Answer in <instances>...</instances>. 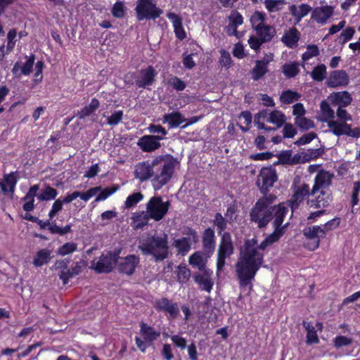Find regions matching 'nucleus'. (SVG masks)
I'll list each match as a JSON object with an SVG mask.
<instances>
[{"label":"nucleus","instance_id":"obj_54","mask_svg":"<svg viewBox=\"0 0 360 360\" xmlns=\"http://www.w3.org/2000/svg\"><path fill=\"white\" fill-rule=\"evenodd\" d=\"M143 198V195L141 193H134L129 195L125 201V207L129 209L136 205L139 201Z\"/></svg>","mask_w":360,"mask_h":360},{"label":"nucleus","instance_id":"obj_63","mask_svg":"<svg viewBox=\"0 0 360 360\" xmlns=\"http://www.w3.org/2000/svg\"><path fill=\"white\" fill-rule=\"evenodd\" d=\"M304 153L305 160L307 162H309L312 160H315L320 157L323 153V150L321 148H316V149H309L306 153Z\"/></svg>","mask_w":360,"mask_h":360},{"label":"nucleus","instance_id":"obj_33","mask_svg":"<svg viewBox=\"0 0 360 360\" xmlns=\"http://www.w3.org/2000/svg\"><path fill=\"white\" fill-rule=\"evenodd\" d=\"M52 251L48 249H41L39 250L33 259V264L35 266H41L42 265L47 264L51 259Z\"/></svg>","mask_w":360,"mask_h":360},{"label":"nucleus","instance_id":"obj_31","mask_svg":"<svg viewBox=\"0 0 360 360\" xmlns=\"http://www.w3.org/2000/svg\"><path fill=\"white\" fill-rule=\"evenodd\" d=\"M255 32L264 43L270 41L276 33L275 28L268 25H264L260 30H257Z\"/></svg>","mask_w":360,"mask_h":360},{"label":"nucleus","instance_id":"obj_21","mask_svg":"<svg viewBox=\"0 0 360 360\" xmlns=\"http://www.w3.org/2000/svg\"><path fill=\"white\" fill-rule=\"evenodd\" d=\"M214 231L211 228L206 229L202 234V247L204 254L210 257L214 250L215 240Z\"/></svg>","mask_w":360,"mask_h":360},{"label":"nucleus","instance_id":"obj_50","mask_svg":"<svg viewBox=\"0 0 360 360\" xmlns=\"http://www.w3.org/2000/svg\"><path fill=\"white\" fill-rule=\"evenodd\" d=\"M295 124L304 131L314 127V122L305 117H295Z\"/></svg>","mask_w":360,"mask_h":360},{"label":"nucleus","instance_id":"obj_34","mask_svg":"<svg viewBox=\"0 0 360 360\" xmlns=\"http://www.w3.org/2000/svg\"><path fill=\"white\" fill-rule=\"evenodd\" d=\"M311 10V8L305 4H302L297 7L295 5H291L290 6V11L291 14L295 18L297 22H300V20L307 15Z\"/></svg>","mask_w":360,"mask_h":360},{"label":"nucleus","instance_id":"obj_51","mask_svg":"<svg viewBox=\"0 0 360 360\" xmlns=\"http://www.w3.org/2000/svg\"><path fill=\"white\" fill-rule=\"evenodd\" d=\"M120 186L118 185H113L111 187L105 188V189L100 191L101 192L98 195L96 198V201L98 202L101 200H104L106 198H108L110 195L115 193L118 189Z\"/></svg>","mask_w":360,"mask_h":360},{"label":"nucleus","instance_id":"obj_15","mask_svg":"<svg viewBox=\"0 0 360 360\" xmlns=\"http://www.w3.org/2000/svg\"><path fill=\"white\" fill-rule=\"evenodd\" d=\"M161 138L153 135H145L141 137L137 145L144 152H152L161 147Z\"/></svg>","mask_w":360,"mask_h":360},{"label":"nucleus","instance_id":"obj_30","mask_svg":"<svg viewBox=\"0 0 360 360\" xmlns=\"http://www.w3.org/2000/svg\"><path fill=\"white\" fill-rule=\"evenodd\" d=\"M186 120L179 112H172L171 113L165 114L162 117L163 123H168L171 128L179 126Z\"/></svg>","mask_w":360,"mask_h":360},{"label":"nucleus","instance_id":"obj_27","mask_svg":"<svg viewBox=\"0 0 360 360\" xmlns=\"http://www.w3.org/2000/svg\"><path fill=\"white\" fill-rule=\"evenodd\" d=\"M300 32L295 27L289 30L282 37L281 41L289 48H294L297 46L300 39Z\"/></svg>","mask_w":360,"mask_h":360},{"label":"nucleus","instance_id":"obj_26","mask_svg":"<svg viewBox=\"0 0 360 360\" xmlns=\"http://www.w3.org/2000/svg\"><path fill=\"white\" fill-rule=\"evenodd\" d=\"M39 189V186L38 184L31 186L25 196L22 198L23 201H25L22 207L25 211L31 212L34 209V197L38 195L37 193Z\"/></svg>","mask_w":360,"mask_h":360},{"label":"nucleus","instance_id":"obj_18","mask_svg":"<svg viewBox=\"0 0 360 360\" xmlns=\"http://www.w3.org/2000/svg\"><path fill=\"white\" fill-rule=\"evenodd\" d=\"M155 308L158 311H163L168 313L172 319H176L179 314L177 303H172L171 300L166 297L156 300Z\"/></svg>","mask_w":360,"mask_h":360},{"label":"nucleus","instance_id":"obj_7","mask_svg":"<svg viewBox=\"0 0 360 360\" xmlns=\"http://www.w3.org/2000/svg\"><path fill=\"white\" fill-rule=\"evenodd\" d=\"M169 206V201L163 202L161 196H154L146 204V210L151 219L158 221L164 218Z\"/></svg>","mask_w":360,"mask_h":360},{"label":"nucleus","instance_id":"obj_40","mask_svg":"<svg viewBox=\"0 0 360 360\" xmlns=\"http://www.w3.org/2000/svg\"><path fill=\"white\" fill-rule=\"evenodd\" d=\"M189 263L193 266H197L200 271H204L206 267L202 253L200 252H196L191 255L189 257Z\"/></svg>","mask_w":360,"mask_h":360},{"label":"nucleus","instance_id":"obj_1","mask_svg":"<svg viewBox=\"0 0 360 360\" xmlns=\"http://www.w3.org/2000/svg\"><path fill=\"white\" fill-rule=\"evenodd\" d=\"M264 255L257 250V240L248 239L240 249L238 260L236 264V272L240 287L252 290L251 281L263 263Z\"/></svg>","mask_w":360,"mask_h":360},{"label":"nucleus","instance_id":"obj_13","mask_svg":"<svg viewBox=\"0 0 360 360\" xmlns=\"http://www.w3.org/2000/svg\"><path fill=\"white\" fill-rule=\"evenodd\" d=\"M118 252H108L106 255H102L96 262L94 269L98 273H109L112 271L115 264H117Z\"/></svg>","mask_w":360,"mask_h":360},{"label":"nucleus","instance_id":"obj_8","mask_svg":"<svg viewBox=\"0 0 360 360\" xmlns=\"http://www.w3.org/2000/svg\"><path fill=\"white\" fill-rule=\"evenodd\" d=\"M277 180L278 176L275 169L271 167H263L257 177L256 184L260 192L266 195L269 192V188H271Z\"/></svg>","mask_w":360,"mask_h":360},{"label":"nucleus","instance_id":"obj_45","mask_svg":"<svg viewBox=\"0 0 360 360\" xmlns=\"http://www.w3.org/2000/svg\"><path fill=\"white\" fill-rule=\"evenodd\" d=\"M299 72V65L297 63H285L283 65V72L288 78L295 77Z\"/></svg>","mask_w":360,"mask_h":360},{"label":"nucleus","instance_id":"obj_46","mask_svg":"<svg viewBox=\"0 0 360 360\" xmlns=\"http://www.w3.org/2000/svg\"><path fill=\"white\" fill-rule=\"evenodd\" d=\"M299 98L300 95L297 92L288 90L282 93L280 96V101L282 103L290 104L295 101H297Z\"/></svg>","mask_w":360,"mask_h":360},{"label":"nucleus","instance_id":"obj_58","mask_svg":"<svg viewBox=\"0 0 360 360\" xmlns=\"http://www.w3.org/2000/svg\"><path fill=\"white\" fill-rule=\"evenodd\" d=\"M77 245L76 243L72 242L66 243L64 245H63L60 248H59V249L58 250V254L64 256L75 252L77 250Z\"/></svg>","mask_w":360,"mask_h":360},{"label":"nucleus","instance_id":"obj_56","mask_svg":"<svg viewBox=\"0 0 360 360\" xmlns=\"http://www.w3.org/2000/svg\"><path fill=\"white\" fill-rule=\"evenodd\" d=\"M291 155L292 150H287L281 151L276 154V156L278 159V162H280L281 165H291Z\"/></svg>","mask_w":360,"mask_h":360},{"label":"nucleus","instance_id":"obj_35","mask_svg":"<svg viewBox=\"0 0 360 360\" xmlns=\"http://www.w3.org/2000/svg\"><path fill=\"white\" fill-rule=\"evenodd\" d=\"M194 281L197 283L202 290H206L210 292L213 286V282L210 278H208V275H202L197 274L193 276Z\"/></svg>","mask_w":360,"mask_h":360},{"label":"nucleus","instance_id":"obj_53","mask_svg":"<svg viewBox=\"0 0 360 360\" xmlns=\"http://www.w3.org/2000/svg\"><path fill=\"white\" fill-rule=\"evenodd\" d=\"M27 61L21 68V74L24 75H29L33 70V65L35 60V56L32 54L29 57L26 56Z\"/></svg>","mask_w":360,"mask_h":360},{"label":"nucleus","instance_id":"obj_48","mask_svg":"<svg viewBox=\"0 0 360 360\" xmlns=\"http://www.w3.org/2000/svg\"><path fill=\"white\" fill-rule=\"evenodd\" d=\"M285 2L283 0H265L264 4L266 8L270 13L281 11Z\"/></svg>","mask_w":360,"mask_h":360},{"label":"nucleus","instance_id":"obj_14","mask_svg":"<svg viewBox=\"0 0 360 360\" xmlns=\"http://www.w3.org/2000/svg\"><path fill=\"white\" fill-rule=\"evenodd\" d=\"M349 78L345 70H333L330 72L326 81L328 87L337 88L346 86L349 84Z\"/></svg>","mask_w":360,"mask_h":360},{"label":"nucleus","instance_id":"obj_16","mask_svg":"<svg viewBox=\"0 0 360 360\" xmlns=\"http://www.w3.org/2000/svg\"><path fill=\"white\" fill-rule=\"evenodd\" d=\"M318 195L309 199L307 201V205L314 209L324 208L330 205L332 201V193L330 191H319Z\"/></svg>","mask_w":360,"mask_h":360},{"label":"nucleus","instance_id":"obj_20","mask_svg":"<svg viewBox=\"0 0 360 360\" xmlns=\"http://www.w3.org/2000/svg\"><path fill=\"white\" fill-rule=\"evenodd\" d=\"M333 8L330 6L316 7L311 13V19L318 23L324 24L333 14Z\"/></svg>","mask_w":360,"mask_h":360},{"label":"nucleus","instance_id":"obj_55","mask_svg":"<svg viewBox=\"0 0 360 360\" xmlns=\"http://www.w3.org/2000/svg\"><path fill=\"white\" fill-rule=\"evenodd\" d=\"M213 224L217 227L218 233L221 236V234H223L222 232L226 228V221L220 213H217L215 214Z\"/></svg>","mask_w":360,"mask_h":360},{"label":"nucleus","instance_id":"obj_23","mask_svg":"<svg viewBox=\"0 0 360 360\" xmlns=\"http://www.w3.org/2000/svg\"><path fill=\"white\" fill-rule=\"evenodd\" d=\"M283 222V219L281 220L279 217H277V219L274 220V226L275 230L271 234L266 238L271 245L274 243L277 242L284 234L285 230L288 226V223H286L284 226H281Z\"/></svg>","mask_w":360,"mask_h":360},{"label":"nucleus","instance_id":"obj_9","mask_svg":"<svg viewBox=\"0 0 360 360\" xmlns=\"http://www.w3.org/2000/svg\"><path fill=\"white\" fill-rule=\"evenodd\" d=\"M328 126L330 129V131L337 136L347 135L353 138L360 137V128L352 129L351 126L346 122L331 120L328 122Z\"/></svg>","mask_w":360,"mask_h":360},{"label":"nucleus","instance_id":"obj_17","mask_svg":"<svg viewBox=\"0 0 360 360\" xmlns=\"http://www.w3.org/2000/svg\"><path fill=\"white\" fill-rule=\"evenodd\" d=\"M309 195H311V191H309V186L307 184H304L298 187L289 200L288 205L290 207L292 212L297 210L304 198Z\"/></svg>","mask_w":360,"mask_h":360},{"label":"nucleus","instance_id":"obj_22","mask_svg":"<svg viewBox=\"0 0 360 360\" xmlns=\"http://www.w3.org/2000/svg\"><path fill=\"white\" fill-rule=\"evenodd\" d=\"M333 106L338 105L346 107L349 105L352 101V98L348 91H344L340 92L333 93L328 96Z\"/></svg>","mask_w":360,"mask_h":360},{"label":"nucleus","instance_id":"obj_4","mask_svg":"<svg viewBox=\"0 0 360 360\" xmlns=\"http://www.w3.org/2000/svg\"><path fill=\"white\" fill-rule=\"evenodd\" d=\"M139 249L143 255H150L155 262H160L169 257L168 236H151L140 242Z\"/></svg>","mask_w":360,"mask_h":360},{"label":"nucleus","instance_id":"obj_38","mask_svg":"<svg viewBox=\"0 0 360 360\" xmlns=\"http://www.w3.org/2000/svg\"><path fill=\"white\" fill-rule=\"evenodd\" d=\"M174 245L177 248L179 253L184 255L191 249V238L183 237L175 240Z\"/></svg>","mask_w":360,"mask_h":360},{"label":"nucleus","instance_id":"obj_64","mask_svg":"<svg viewBox=\"0 0 360 360\" xmlns=\"http://www.w3.org/2000/svg\"><path fill=\"white\" fill-rule=\"evenodd\" d=\"M334 346L340 348L344 346H348L352 343V339L343 335L337 336L334 340Z\"/></svg>","mask_w":360,"mask_h":360},{"label":"nucleus","instance_id":"obj_10","mask_svg":"<svg viewBox=\"0 0 360 360\" xmlns=\"http://www.w3.org/2000/svg\"><path fill=\"white\" fill-rule=\"evenodd\" d=\"M139 262V257L135 255H129L125 257H121L118 255L117 259V269L121 274L131 276L134 273Z\"/></svg>","mask_w":360,"mask_h":360},{"label":"nucleus","instance_id":"obj_49","mask_svg":"<svg viewBox=\"0 0 360 360\" xmlns=\"http://www.w3.org/2000/svg\"><path fill=\"white\" fill-rule=\"evenodd\" d=\"M148 130L150 134H153V136L161 138V141L167 134V130L160 124H151L148 126Z\"/></svg>","mask_w":360,"mask_h":360},{"label":"nucleus","instance_id":"obj_37","mask_svg":"<svg viewBox=\"0 0 360 360\" xmlns=\"http://www.w3.org/2000/svg\"><path fill=\"white\" fill-rule=\"evenodd\" d=\"M57 195L58 191L56 189L50 186H46L37 195V198L40 201H49L55 199Z\"/></svg>","mask_w":360,"mask_h":360},{"label":"nucleus","instance_id":"obj_6","mask_svg":"<svg viewBox=\"0 0 360 360\" xmlns=\"http://www.w3.org/2000/svg\"><path fill=\"white\" fill-rule=\"evenodd\" d=\"M217 250V272L221 271L225 265L226 258L233 254L234 247L231 236L229 232H224Z\"/></svg>","mask_w":360,"mask_h":360},{"label":"nucleus","instance_id":"obj_2","mask_svg":"<svg viewBox=\"0 0 360 360\" xmlns=\"http://www.w3.org/2000/svg\"><path fill=\"white\" fill-rule=\"evenodd\" d=\"M266 201L265 199H259L250 212L251 221L256 223L259 229L266 227L272 219H276L277 217L281 220L283 219L288 211V207L284 203H279L276 207H270L265 204Z\"/></svg>","mask_w":360,"mask_h":360},{"label":"nucleus","instance_id":"obj_62","mask_svg":"<svg viewBox=\"0 0 360 360\" xmlns=\"http://www.w3.org/2000/svg\"><path fill=\"white\" fill-rule=\"evenodd\" d=\"M112 14L113 15L114 17L117 18H121L124 17L125 11L123 2L117 1L113 5L112 8Z\"/></svg>","mask_w":360,"mask_h":360},{"label":"nucleus","instance_id":"obj_59","mask_svg":"<svg viewBox=\"0 0 360 360\" xmlns=\"http://www.w3.org/2000/svg\"><path fill=\"white\" fill-rule=\"evenodd\" d=\"M317 137V134L311 131L308 134H305L302 135L300 139H298L295 142V144L297 146H303L307 143H309L311 141H313L314 139Z\"/></svg>","mask_w":360,"mask_h":360},{"label":"nucleus","instance_id":"obj_12","mask_svg":"<svg viewBox=\"0 0 360 360\" xmlns=\"http://www.w3.org/2000/svg\"><path fill=\"white\" fill-rule=\"evenodd\" d=\"M302 232L304 236L311 241L307 243V247L310 250L317 249L319 246L320 239L325 238L324 231L319 226L305 227Z\"/></svg>","mask_w":360,"mask_h":360},{"label":"nucleus","instance_id":"obj_57","mask_svg":"<svg viewBox=\"0 0 360 360\" xmlns=\"http://www.w3.org/2000/svg\"><path fill=\"white\" fill-rule=\"evenodd\" d=\"M322 115L326 119H333L335 117L334 110L330 108L329 103L326 101H323L320 105Z\"/></svg>","mask_w":360,"mask_h":360},{"label":"nucleus","instance_id":"obj_60","mask_svg":"<svg viewBox=\"0 0 360 360\" xmlns=\"http://www.w3.org/2000/svg\"><path fill=\"white\" fill-rule=\"evenodd\" d=\"M220 53L221 57L219 61V64L221 66L225 67L226 69L229 68L233 62L230 53L224 49L220 51Z\"/></svg>","mask_w":360,"mask_h":360},{"label":"nucleus","instance_id":"obj_47","mask_svg":"<svg viewBox=\"0 0 360 360\" xmlns=\"http://www.w3.org/2000/svg\"><path fill=\"white\" fill-rule=\"evenodd\" d=\"M268 71L266 65L261 64L260 62L256 61V65L252 69V79L255 81L259 80Z\"/></svg>","mask_w":360,"mask_h":360},{"label":"nucleus","instance_id":"obj_52","mask_svg":"<svg viewBox=\"0 0 360 360\" xmlns=\"http://www.w3.org/2000/svg\"><path fill=\"white\" fill-rule=\"evenodd\" d=\"M354 33L355 30L353 27H349L346 28L338 37V43L341 44H345L347 41L353 37Z\"/></svg>","mask_w":360,"mask_h":360},{"label":"nucleus","instance_id":"obj_19","mask_svg":"<svg viewBox=\"0 0 360 360\" xmlns=\"http://www.w3.org/2000/svg\"><path fill=\"white\" fill-rule=\"evenodd\" d=\"M155 75V70L152 66L141 70L140 77L136 80V86L139 88H146L153 83Z\"/></svg>","mask_w":360,"mask_h":360},{"label":"nucleus","instance_id":"obj_39","mask_svg":"<svg viewBox=\"0 0 360 360\" xmlns=\"http://www.w3.org/2000/svg\"><path fill=\"white\" fill-rule=\"evenodd\" d=\"M265 20L266 15L264 13L259 11H256L250 18L252 27L255 31L260 30V28L265 25Z\"/></svg>","mask_w":360,"mask_h":360},{"label":"nucleus","instance_id":"obj_3","mask_svg":"<svg viewBox=\"0 0 360 360\" xmlns=\"http://www.w3.org/2000/svg\"><path fill=\"white\" fill-rule=\"evenodd\" d=\"M176 160L171 155H162L152 162V182L155 190L160 189L172 178Z\"/></svg>","mask_w":360,"mask_h":360},{"label":"nucleus","instance_id":"obj_43","mask_svg":"<svg viewBox=\"0 0 360 360\" xmlns=\"http://www.w3.org/2000/svg\"><path fill=\"white\" fill-rule=\"evenodd\" d=\"M17 174V172H11L10 174H4V180L9 186V192L11 193V198L13 196L15 187L18 181Z\"/></svg>","mask_w":360,"mask_h":360},{"label":"nucleus","instance_id":"obj_32","mask_svg":"<svg viewBox=\"0 0 360 360\" xmlns=\"http://www.w3.org/2000/svg\"><path fill=\"white\" fill-rule=\"evenodd\" d=\"M100 106L99 101L94 98L91 99L89 105L84 106L80 111L77 113V117L80 119H84L94 112Z\"/></svg>","mask_w":360,"mask_h":360},{"label":"nucleus","instance_id":"obj_24","mask_svg":"<svg viewBox=\"0 0 360 360\" xmlns=\"http://www.w3.org/2000/svg\"><path fill=\"white\" fill-rule=\"evenodd\" d=\"M135 176L141 181L153 178L152 163L149 164L144 162L137 165L135 169Z\"/></svg>","mask_w":360,"mask_h":360},{"label":"nucleus","instance_id":"obj_44","mask_svg":"<svg viewBox=\"0 0 360 360\" xmlns=\"http://www.w3.org/2000/svg\"><path fill=\"white\" fill-rule=\"evenodd\" d=\"M303 325L307 331V343H318L319 338L314 326H311L309 323H307L305 321L303 322Z\"/></svg>","mask_w":360,"mask_h":360},{"label":"nucleus","instance_id":"obj_36","mask_svg":"<svg viewBox=\"0 0 360 360\" xmlns=\"http://www.w3.org/2000/svg\"><path fill=\"white\" fill-rule=\"evenodd\" d=\"M286 121L285 115L279 110H274L270 112L267 122L276 125V128L281 127Z\"/></svg>","mask_w":360,"mask_h":360},{"label":"nucleus","instance_id":"obj_28","mask_svg":"<svg viewBox=\"0 0 360 360\" xmlns=\"http://www.w3.org/2000/svg\"><path fill=\"white\" fill-rule=\"evenodd\" d=\"M167 17L172 21L176 37L180 40L184 39L186 34L183 27L181 18L174 13H169Z\"/></svg>","mask_w":360,"mask_h":360},{"label":"nucleus","instance_id":"obj_61","mask_svg":"<svg viewBox=\"0 0 360 360\" xmlns=\"http://www.w3.org/2000/svg\"><path fill=\"white\" fill-rule=\"evenodd\" d=\"M307 49V51L302 56L304 61L308 60L311 58L317 56L319 54V50L316 45H309Z\"/></svg>","mask_w":360,"mask_h":360},{"label":"nucleus","instance_id":"obj_11","mask_svg":"<svg viewBox=\"0 0 360 360\" xmlns=\"http://www.w3.org/2000/svg\"><path fill=\"white\" fill-rule=\"evenodd\" d=\"M333 176V174L323 169L318 172L314 179V184L311 191V195H315L319 191H328L327 189L331 185Z\"/></svg>","mask_w":360,"mask_h":360},{"label":"nucleus","instance_id":"obj_42","mask_svg":"<svg viewBox=\"0 0 360 360\" xmlns=\"http://www.w3.org/2000/svg\"><path fill=\"white\" fill-rule=\"evenodd\" d=\"M326 75V66L324 64H320L314 68L311 72V77L314 81L322 82Z\"/></svg>","mask_w":360,"mask_h":360},{"label":"nucleus","instance_id":"obj_5","mask_svg":"<svg viewBox=\"0 0 360 360\" xmlns=\"http://www.w3.org/2000/svg\"><path fill=\"white\" fill-rule=\"evenodd\" d=\"M153 1L154 0H144L137 2L135 11L139 21L155 20L163 13L162 10L157 7Z\"/></svg>","mask_w":360,"mask_h":360},{"label":"nucleus","instance_id":"obj_25","mask_svg":"<svg viewBox=\"0 0 360 360\" xmlns=\"http://www.w3.org/2000/svg\"><path fill=\"white\" fill-rule=\"evenodd\" d=\"M140 333L143 336L144 340L146 342H150V344L156 340L160 335V333L155 330V329L146 324L144 322H141L140 323Z\"/></svg>","mask_w":360,"mask_h":360},{"label":"nucleus","instance_id":"obj_41","mask_svg":"<svg viewBox=\"0 0 360 360\" xmlns=\"http://www.w3.org/2000/svg\"><path fill=\"white\" fill-rule=\"evenodd\" d=\"M228 18L231 24V27H233L232 34H238L237 27L243 24V16L237 11H233Z\"/></svg>","mask_w":360,"mask_h":360},{"label":"nucleus","instance_id":"obj_29","mask_svg":"<svg viewBox=\"0 0 360 360\" xmlns=\"http://www.w3.org/2000/svg\"><path fill=\"white\" fill-rule=\"evenodd\" d=\"M149 219H151L150 217L148 216V212L146 210L135 212L133 214L131 217V220L133 221L134 225V229H143L144 226L148 225Z\"/></svg>","mask_w":360,"mask_h":360}]
</instances>
